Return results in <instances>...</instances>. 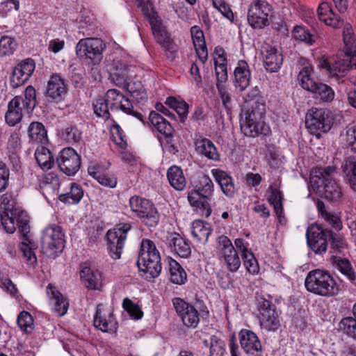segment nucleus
Instances as JSON below:
<instances>
[{
  "mask_svg": "<svg viewBox=\"0 0 356 356\" xmlns=\"http://www.w3.org/2000/svg\"><path fill=\"white\" fill-rule=\"evenodd\" d=\"M218 243L221 262L229 271L236 272L241 266V261L231 240L227 236L222 235L218 237Z\"/></svg>",
  "mask_w": 356,
  "mask_h": 356,
  "instance_id": "16",
  "label": "nucleus"
},
{
  "mask_svg": "<svg viewBox=\"0 0 356 356\" xmlns=\"http://www.w3.org/2000/svg\"><path fill=\"white\" fill-rule=\"evenodd\" d=\"M106 44L100 38H87L79 41L76 46V54L81 59L92 65H98L102 60Z\"/></svg>",
  "mask_w": 356,
  "mask_h": 356,
  "instance_id": "9",
  "label": "nucleus"
},
{
  "mask_svg": "<svg viewBox=\"0 0 356 356\" xmlns=\"http://www.w3.org/2000/svg\"><path fill=\"white\" fill-rule=\"evenodd\" d=\"M35 67V62L31 58H26L18 63L13 69L10 76V85L17 88L24 85L31 77Z\"/></svg>",
  "mask_w": 356,
  "mask_h": 356,
  "instance_id": "24",
  "label": "nucleus"
},
{
  "mask_svg": "<svg viewBox=\"0 0 356 356\" xmlns=\"http://www.w3.org/2000/svg\"><path fill=\"white\" fill-rule=\"evenodd\" d=\"M15 200L10 193H5L1 196V221L4 229L7 233L13 234L16 230V224L15 220L17 221L18 225V220L19 216L22 213L26 214L24 211L19 210L15 207Z\"/></svg>",
  "mask_w": 356,
  "mask_h": 356,
  "instance_id": "14",
  "label": "nucleus"
},
{
  "mask_svg": "<svg viewBox=\"0 0 356 356\" xmlns=\"http://www.w3.org/2000/svg\"><path fill=\"white\" fill-rule=\"evenodd\" d=\"M234 86L236 90L243 92L249 86L251 80V72L249 65L244 60H238L234 71Z\"/></svg>",
  "mask_w": 356,
  "mask_h": 356,
  "instance_id": "27",
  "label": "nucleus"
},
{
  "mask_svg": "<svg viewBox=\"0 0 356 356\" xmlns=\"http://www.w3.org/2000/svg\"><path fill=\"white\" fill-rule=\"evenodd\" d=\"M170 184L177 191H182L186 185V178L181 168L173 165L167 172Z\"/></svg>",
  "mask_w": 356,
  "mask_h": 356,
  "instance_id": "36",
  "label": "nucleus"
},
{
  "mask_svg": "<svg viewBox=\"0 0 356 356\" xmlns=\"http://www.w3.org/2000/svg\"><path fill=\"white\" fill-rule=\"evenodd\" d=\"M197 152L213 161H220V154L213 143L206 138L197 140L195 142Z\"/></svg>",
  "mask_w": 356,
  "mask_h": 356,
  "instance_id": "31",
  "label": "nucleus"
},
{
  "mask_svg": "<svg viewBox=\"0 0 356 356\" xmlns=\"http://www.w3.org/2000/svg\"><path fill=\"white\" fill-rule=\"evenodd\" d=\"M17 48L15 40L8 35H3L0 38V55L9 56L13 54Z\"/></svg>",
  "mask_w": 356,
  "mask_h": 356,
  "instance_id": "55",
  "label": "nucleus"
},
{
  "mask_svg": "<svg viewBox=\"0 0 356 356\" xmlns=\"http://www.w3.org/2000/svg\"><path fill=\"white\" fill-rule=\"evenodd\" d=\"M83 196V191L82 188L76 184L72 183L69 193L62 194L59 196V200L62 202L74 204L79 203Z\"/></svg>",
  "mask_w": 356,
  "mask_h": 356,
  "instance_id": "45",
  "label": "nucleus"
},
{
  "mask_svg": "<svg viewBox=\"0 0 356 356\" xmlns=\"http://www.w3.org/2000/svg\"><path fill=\"white\" fill-rule=\"evenodd\" d=\"M241 348L247 354L256 355L261 353L262 346L257 334L252 330L243 329L238 334Z\"/></svg>",
  "mask_w": 356,
  "mask_h": 356,
  "instance_id": "26",
  "label": "nucleus"
},
{
  "mask_svg": "<svg viewBox=\"0 0 356 356\" xmlns=\"http://www.w3.org/2000/svg\"><path fill=\"white\" fill-rule=\"evenodd\" d=\"M313 68L308 65L304 67L298 75V81L301 87L316 95L323 102H330L334 97V92L329 86L315 81L312 76Z\"/></svg>",
  "mask_w": 356,
  "mask_h": 356,
  "instance_id": "8",
  "label": "nucleus"
},
{
  "mask_svg": "<svg viewBox=\"0 0 356 356\" xmlns=\"http://www.w3.org/2000/svg\"><path fill=\"white\" fill-rule=\"evenodd\" d=\"M305 124L309 132L318 137L321 133H327L331 129L334 116L328 109H312L306 116Z\"/></svg>",
  "mask_w": 356,
  "mask_h": 356,
  "instance_id": "13",
  "label": "nucleus"
},
{
  "mask_svg": "<svg viewBox=\"0 0 356 356\" xmlns=\"http://www.w3.org/2000/svg\"><path fill=\"white\" fill-rule=\"evenodd\" d=\"M323 195L325 199L330 202H338L342 196L341 188L333 179H327L323 182Z\"/></svg>",
  "mask_w": 356,
  "mask_h": 356,
  "instance_id": "44",
  "label": "nucleus"
},
{
  "mask_svg": "<svg viewBox=\"0 0 356 356\" xmlns=\"http://www.w3.org/2000/svg\"><path fill=\"white\" fill-rule=\"evenodd\" d=\"M330 229L318 225H312L307 229V243L312 250L318 254H324L329 243Z\"/></svg>",
  "mask_w": 356,
  "mask_h": 356,
  "instance_id": "20",
  "label": "nucleus"
},
{
  "mask_svg": "<svg viewBox=\"0 0 356 356\" xmlns=\"http://www.w3.org/2000/svg\"><path fill=\"white\" fill-rule=\"evenodd\" d=\"M305 286L309 292L323 297H333L339 291V284L331 274L321 269L312 270L308 273Z\"/></svg>",
  "mask_w": 356,
  "mask_h": 356,
  "instance_id": "2",
  "label": "nucleus"
},
{
  "mask_svg": "<svg viewBox=\"0 0 356 356\" xmlns=\"http://www.w3.org/2000/svg\"><path fill=\"white\" fill-rule=\"evenodd\" d=\"M352 66L351 58L346 52L339 53L330 60L322 58L318 63V67L332 77L343 76V73Z\"/></svg>",
  "mask_w": 356,
  "mask_h": 356,
  "instance_id": "17",
  "label": "nucleus"
},
{
  "mask_svg": "<svg viewBox=\"0 0 356 356\" xmlns=\"http://www.w3.org/2000/svg\"><path fill=\"white\" fill-rule=\"evenodd\" d=\"M329 243L331 252L333 253H343L347 248V244L344 239L331 230L330 232Z\"/></svg>",
  "mask_w": 356,
  "mask_h": 356,
  "instance_id": "53",
  "label": "nucleus"
},
{
  "mask_svg": "<svg viewBox=\"0 0 356 356\" xmlns=\"http://www.w3.org/2000/svg\"><path fill=\"white\" fill-rule=\"evenodd\" d=\"M56 163L61 172L67 176H73L80 168L81 157L73 148L66 147L59 152Z\"/></svg>",
  "mask_w": 356,
  "mask_h": 356,
  "instance_id": "21",
  "label": "nucleus"
},
{
  "mask_svg": "<svg viewBox=\"0 0 356 356\" xmlns=\"http://www.w3.org/2000/svg\"><path fill=\"white\" fill-rule=\"evenodd\" d=\"M109 106L106 95L99 97L93 104L94 112L98 117L108 120L110 118Z\"/></svg>",
  "mask_w": 356,
  "mask_h": 356,
  "instance_id": "50",
  "label": "nucleus"
},
{
  "mask_svg": "<svg viewBox=\"0 0 356 356\" xmlns=\"http://www.w3.org/2000/svg\"><path fill=\"white\" fill-rule=\"evenodd\" d=\"M111 110H120L123 113L135 117L144 122V116L141 113L134 110L131 102L117 89H110L105 94Z\"/></svg>",
  "mask_w": 356,
  "mask_h": 356,
  "instance_id": "19",
  "label": "nucleus"
},
{
  "mask_svg": "<svg viewBox=\"0 0 356 356\" xmlns=\"http://www.w3.org/2000/svg\"><path fill=\"white\" fill-rule=\"evenodd\" d=\"M111 131L115 143L120 148H125L127 146V140L124 138L125 136L124 135L120 126L116 122L113 121V124L111 127Z\"/></svg>",
  "mask_w": 356,
  "mask_h": 356,
  "instance_id": "59",
  "label": "nucleus"
},
{
  "mask_svg": "<svg viewBox=\"0 0 356 356\" xmlns=\"http://www.w3.org/2000/svg\"><path fill=\"white\" fill-rule=\"evenodd\" d=\"M149 120L152 126H154L159 132L166 137L172 136L173 128L172 125L160 114L152 111L149 113Z\"/></svg>",
  "mask_w": 356,
  "mask_h": 356,
  "instance_id": "35",
  "label": "nucleus"
},
{
  "mask_svg": "<svg viewBox=\"0 0 356 356\" xmlns=\"http://www.w3.org/2000/svg\"><path fill=\"white\" fill-rule=\"evenodd\" d=\"M170 281L176 284H183L187 279L186 273L182 266L175 259L168 260Z\"/></svg>",
  "mask_w": 356,
  "mask_h": 356,
  "instance_id": "38",
  "label": "nucleus"
},
{
  "mask_svg": "<svg viewBox=\"0 0 356 356\" xmlns=\"http://www.w3.org/2000/svg\"><path fill=\"white\" fill-rule=\"evenodd\" d=\"M47 292L51 299L54 312L59 316H63L67 311L68 303L64 300L63 295L50 284L47 288Z\"/></svg>",
  "mask_w": 356,
  "mask_h": 356,
  "instance_id": "33",
  "label": "nucleus"
},
{
  "mask_svg": "<svg viewBox=\"0 0 356 356\" xmlns=\"http://www.w3.org/2000/svg\"><path fill=\"white\" fill-rule=\"evenodd\" d=\"M216 87L223 106L226 110H231L232 107V100L229 90L224 85L221 84H216Z\"/></svg>",
  "mask_w": 356,
  "mask_h": 356,
  "instance_id": "62",
  "label": "nucleus"
},
{
  "mask_svg": "<svg viewBox=\"0 0 356 356\" xmlns=\"http://www.w3.org/2000/svg\"><path fill=\"white\" fill-rule=\"evenodd\" d=\"M165 104L175 110L179 115V121L184 123L188 113V105L182 100H178L174 97H169L165 100Z\"/></svg>",
  "mask_w": 356,
  "mask_h": 356,
  "instance_id": "43",
  "label": "nucleus"
},
{
  "mask_svg": "<svg viewBox=\"0 0 356 356\" xmlns=\"http://www.w3.org/2000/svg\"><path fill=\"white\" fill-rule=\"evenodd\" d=\"M211 174L220 185L223 193L229 197H233L236 188L232 178L226 172L220 169H212Z\"/></svg>",
  "mask_w": 356,
  "mask_h": 356,
  "instance_id": "30",
  "label": "nucleus"
},
{
  "mask_svg": "<svg viewBox=\"0 0 356 356\" xmlns=\"http://www.w3.org/2000/svg\"><path fill=\"white\" fill-rule=\"evenodd\" d=\"M334 262L336 264L338 270L350 280L353 281L355 279L354 270L351 266L350 261L347 259L340 257H334Z\"/></svg>",
  "mask_w": 356,
  "mask_h": 356,
  "instance_id": "52",
  "label": "nucleus"
},
{
  "mask_svg": "<svg viewBox=\"0 0 356 356\" xmlns=\"http://www.w3.org/2000/svg\"><path fill=\"white\" fill-rule=\"evenodd\" d=\"M59 185H60V181H59L58 176L54 172H49V173L46 174L43 177V178L40 184V187L41 188H49L54 189Z\"/></svg>",
  "mask_w": 356,
  "mask_h": 356,
  "instance_id": "64",
  "label": "nucleus"
},
{
  "mask_svg": "<svg viewBox=\"0 0 356 356\" xmlns=\"http://www.w3.org/2000/svg\"><path fill=\"white\" fill-rule=\"evenodd\" d=\"M131 228V225L129 223H120L107 232L106 238L108 241V253L113 259L120 258L127 234Z\"/></svg>",
  "mask_w": 356,
  "mask_h": 356,
  "instance_id": "15",
  "label": "nucleus"
},
{
  "mask_svg": "<svg viewBox=\"0 0 356 356\" xmlns=\"http://www.w3.org/2000/svg\"><path fill=\"white\" fill-rule=\"evenodd\" d=\"M36 103V91L33 86H29L24 91V97L16 96L8 103L5 114L6 123L10 127L15 126L22 120L23 111H32Z\"/></svg>",
  "mask_w": 356,
  "mask_h": 356,
  "instance_id": "5",
  "label": "nucleus"
},
{
  "mask_svg": "<svg viewBox=\"0 0 356 356\" xmlns=\"http://www.w3.org/2000/svg\"><path fill=\"white\" fill-rule=\"evenodd\" d=\"M259 321L261 330L275 332L281 325L280 312L271 300L264 296L258 300Z\"/></svg>",
  "mask_w": 356,
  "mask_h": 356,
  "instance_id": "11",
  "label": "nucleus"
},
{
  "mask_svg": "<svg viewBox=\"0 0 356 356\" xmlns=\"http://www.w3.org/2000/svg\"><path fill=\"white\" fill-rule=\"evenodd\" d=\"M172 303L183 324L188 328H195L200 323V314L196 308L183 299L175 298Z\"/></svg>",
  "mask_w": 356,
  "mask_h": 356,
  "instance_id": "22",
  "label": "nucleus"
},
{
  "mask_svg": "<svg viewBox=\"0 0 356 356\" xmlns=\"http://www.w3.org/2000/svg\"><path fill=\"white\" fill-rule=\"evenodd\" d=\"M213 193V184L208 175L200 177L197 189L191 190L188 193L190 204L199 209L201 215L208 218L211 214L210 202Z\"/></svg>",
  "mask_w": 356,
  "mask_h": 356,
  "instance_id": "7",
  "label": "nucleus"
},
{
  "mask_svg": "<svg viewBox=\"0 0 356 356\" xmlns=\"http://www.w3.org/2000/svg\"><path fill=\"white\" fill-rule=\"evenodd\" d=\"M127 67L124 66L123 69L118 70L116 69L115 72H114L111 75V79L113 82L118 86L124 88L127 83Z\"/></svg>",
  "mask_w": 356,
  "mask_h": 356,
  "instance_id": "63",
  "label": "nucleus"
},
{
  "mask_svg": "<svg viewBox=\"0 0 356 356\" xmlns=\"http://www.w3.org/2000/svg\"><path fill=\"white\" fill-rule=\"evenodd\" d=\"M111 319H106L104 315L102 314L101 309L97 307L96 314L94 317V325L102 332H109L112 330Z\"/></svg>",
  "mask_w": 356,
  "mask_h": 356,
  "instance_id": "58",
  "label": "nucleus"
},
{
  "mask_svg": "<svg viewBox=\"0 0 356 356\" xmlns=\"http://www.w3.org/2000/svg\"><path fill=\"white\" fill-rule=\"evenodd\" d=\"M61 137L66 140L67 143L74 144L81 140V134L75 126L68 125L62 131Z\"/></svg>",
  "mask_w": 356,
  "mask_h": 356,
  "instance_id": "56",
  "label": "nucleus"
},
{
  "mask_svg": "<svg viewBox=\"0 0 356 356\" xmlns=\"http://www.w3.org/2000/svg\"><path fill=\"white\" fill-rule=\"evenodd\" d=\"M170 247L172 250L181 258H188L191 256V248L188 241L181 237L179 234L175 233L170 241Z\"/></svg>",
  "mask_w": 356,
  "mask_h": 356,
  "instance_id": "34",
  "label": "nucleus"
},
{
  "mask_svg": "<svg viewBox=\"0 0 356 356\" xmlns=\"http://www.w3.org/2000/svg\"><path fill=\"white\" fill-rule=\"evenodd\" d=\"M122 307L133 318L138 320L142 318L143 313L140 308L128 298L123 300Z\"/></svg>",
  "mask_w": 356,
  "mask_h": 356,
  "instance_id": "60",
  "label": "nucleus"
},
{
  "mask_svg": "<svg viewBox=\"0 0 356 356\" xmlns=\"http://www.w3.org/2000/svg\"><path fill=\"white\" fill-rule=\"evenodd\" d=\"M29 138L35 143L44 144L47 142V133L44 126L39 122H33L28 129Z\"/></svg>",
  "mask_w": 356,
  "mask_h": 356,
  "instance_id": "37",
  "label": "nucleus"
},
{
  "mask_svg": "<svg viewBox=\"0 0 356 356\" xmlns=\"http://www.w3.org/2000/svg\"><path fill=\"white\" fill-rule=\"evenodd\" d=\"M211 232L212 228L209 223L200 220L193 222L191 234L195 241L202 244L206 243Z\"/></svg>",
  "mask_w": 356,
  "mask_h": 356,
  "instance_id": "32",
  "label": "nucleus"
},
{
  "mask_svg": "<svg viewBox=\"0 0 356 356\" xmlns=\"http://www.w3.org/2000/svg\"><path fill=\"white\" fill-rule=\"evenodd\" d=\"M273 8L265 0H254L249 6L247 19L254 29H262L270 25Z\"/></svg>",
  "mask_w": 356,
  "mask_h": 356,
  "instance_id": "12",
  "label": "nucleus"
},
{
  "mask_svg": "<svg viewBox=\"0 0 356 356\" xmlns=\"http://www.w3.org/2000/svg\"><path fill=\"white\" fill-rule=\"evenodd\" d=\"M80 276L82 283L88 289H99L102 286V275L97 270L84 266L80 272Z\"/></svg>",
  "mask_w": 356,
  "mask_h": 356,
  "instance_id": "29",
  "label": "nucleus"
},
{
  "mask_svg": "<svg viewBox=\"0 0 356 356\" xmlns=\"http://www.w3.org/2000/svg\"><path fill=\"white\" fill-rule=\"evenodd\" d=\"M264 105L258 106L242 111L240 118L241 131L248 137H258L259 136H269L271 134L270 127L264 122Z\"/></svg>",
  "mask_w": 356,
  "mask_h": 356,
  "instance_id": "3",
  "label": "nucleus"
},
{
  "mask_svg": "<svg viewBox=\"0 0 356 356\" xmlns=\"http://www.w3.org/2000/svg\"><path fill=\"white\" fill-rule=\"evenodd\" d=\"M35 157L38 164L42 170H49L54 165L52 153L45 147L37 148L35 152Z\"/></svg>",
  "mask_w": 356,
  "mask_h": 356,
  "instance_id": "40",
  "label": "nucleus"
},
{
  "mask_svg": "<svg viewBox=\"0 0 356 356\" xmlns=\"http://www.w3.org/2000/svg\"><path fill=\"white\" fill-rule=\"evenodd\" d=\"M138 218H140L142 224L149 228H152L158 225L160 220V214L153 204Z\"/></svg>",
  "mask_w": 356,
  "mask_h": 356,
  "instance_id": "41",
  "label": "nucleus"
},
{
  "mask_svg": "<svg viewBox=\"0 0 356 356\" xmlns=\"http://www.w3.org/2000/svg\"><path fill=\"white\" fill-rule=\"evenodd\" d=\"M152 204H153V203L149 200L137 195L132 196L129 199L131 210L137 217L140 216V214L147 210Z\"/></svg>",
  "mask_w": 356,
  "mask_h": 356,
  "instance_id": "46",
  "label": "nucleus"
},
{
  "mask_svg": "<svg viewBox=\"0 0 356 356\" xmlns=\"http://www.w3.org/2000/svg\"><path fill=\"white\" fill-rule=\"evenodd\" d=\"M143 10L145 16L148 19L156 42L165 51L166 57L171 61L174 60L177 52V45L167 31L166 27L163 24L161 17L152 9L149 10L147 6L143 7Z\"/></svg>",
  "mask_w": 356,
  "mask_h": 356,
  "instance_id": "4",
  "label": "nucleus"
},
{
  "mask_svg": "<svg viewBox=\"0 0 356 356\" xmlns=\"http://www.w3.org/2000/svg\"><path fill=\"white\" fill-rule=\"evenodd\" d=\"M243 265L247 271L252 275L257 274L259 271V266L254 254L252 251L243 253L242 255Z\"/></svg>",
  "mask_w": 356,
  "mask_h": 356,
  "instance_id": "57",
  "label": "nucleus"
},
{
  "mask_svg": "<svg viewBox=\"0 0 356 356\" xmlns=\"http://www.w3.org/2000/svg\"><path fill=\"white\" fill-rule=\"evenodd\" d=\"M67 94V86L63 79L57 74H52L46 86L45 95L50 101L59 102Z\"/></svg>",
  "mask_w": 356,
  "mask_h": 356,
  "instance_id": "25",
  "label": "nucleus"
},
{
  "mask_svg": "<svg viewBox=\"0 0 356 356\" xmlns=\"http://www.w3.org/2000/svg\"><path fill=\"white\" fill-rule=\"evenodd\" d=\"M318 15L319 19L327 26L334 29H341L343 27V40L347 50H351L355 44L353 37V29L348 23L345 24L343 14L333 10L327 2H322L318 8Z\"/></svg>",
  "mask_w": 356,
  "mask_h": 356,
  "instance_id": "6",
  "label": "nucleus"
},
{
  "mask_svg": "<svg viewBox=\"0 0 356 356\" xmlns=\"http://www.w3.org/2000/svg\"><path fill=\"white\" fill-rule=\"evenodd\" d=\"M293 36L296 40L312 45L316 40L317 36L311 33L308 30L301 26H296L293 31Z\"/></svg>",
  "mask_w": 356,
  "mask_h": 356,
  "instance_id": "48",
  "label": "nucleus"
},
{
  "mask_svg": "<svg viewBox=\"0 0 356 356\" xmlns=\"http://www.w3.org/2000/svg\"><path fill=\"white\" fill-rule=\"evenodd\" d=\"M191 34L197 56L204 64L207 60L208 51L203 31L198 26H193L191 29Z\"/></svg>",
  "mask_w": 356,
  "mask_h": 356,
  "instance_id": "28",
  "label": "nucleus"
},
{
  "mask_svg": "<svg viewBox=\"0 0 356 356\" xmlns=\"http://www.w3.org/2000/svg\"><path fill=\"white\" fill-rule=\"evenodd\" d=\"M342 168L350 188L356 191V161L348 159L342 165Z\"/></svg>",
  "mask_w": 356,
  "mask_h": 356,
  "instance_id": "47",
  "label": "nucleus"
},
{
  "mask_svg": "<svg viewBox=\"0 0 356 356\" xmlns=\"http://www.w3.org/2000/svg\"><path fill=\"white\" fill-rule=\"evenodd\" d=\"M340 324L347 334L356 340V319L348 316L343 318Z\"/></svg>",
  "mask_w": 356,
  "mask_h": 356,
  "instance_id": "61",
  "label": "nucleus"
},
{
  "mask_svg": "<svg viewBox=\"0 0 356 356\" xmlns=\"http://www.w3.org/2000/svg\"><path fill=\"white\" fill-rule=\"evenodd\" d=\"M88 172L104 186L113 188L117 185V179L114 175L102 173L98 170V168L96 165L89 166Z\"/></svg>",
  "mask_w": 356,
  "mask_h": 356,
  "instance_id": "39",
  "label": "nucleus"
},
{
  "mask_svg": "<svg viewBox=\"0 0 356 356\" xmlns=\"http://www.w3.org/2000/svg\"><path fill=\"white\" fill-rule=\"evenodd\" d=\"M17 323L20 330L26 333H31L34 329L33 318L26 311H22L19 314Z\"/></svg>",
  "mask_w": 356,
  "mask_h": 356,
  "instance_id": "49",
  "label": "nucleus"
},
{
  "mask_svg": "<svg viewBox=\"0 0 356 356\" xmlns=\"http://www.w3.org/2000/svg\"><path fill=\"white\" fill-rule=\"evenodd\" d=\"M268 200L273 206L280 222H282V214L283 213L282 193L277 187L270 186L268 188Z\"/></svg>",
  "mask_w": 356,
  "mask_h": 356,
  "instance_id": "42",
  "label": "nucleus"
},
{
  "mask_svg": "<svg viewBox=\"0 0 356 356\" xmlns=\"http://www.w3.org/2000/svg\"><path fill=\"white\" fill-rule=\"evenodd\" d=\"M204 344L210 348V356H223L225 353L224 343L216 336L213 335L210 337V342L207 340L203 341Z\"/></svg>",
  "mask_w": 356,
  "mask_h": 356,
  "instance_id": "51",
  "label": "nucleus"
},
{
  "mask_svg": "<svg viewBox=\"0 0 356 356\" xmlns=\"http://www.w3.org/2000/svg\"><path fill=\"white\" fill-rule=\"evenodd\" d=\"M64 234L60 226L51 225L42 232L41 246L43 252L48 257L55 259L62 252L65 247Z\"/></svg>",
  "mask_w": 356,
  "mask_h": 356,
  "instance_id": "10",
  "label": "nucleus"
},
{
  "mask_svg": "<svg viewBox=\"0 0 356 356\" xmlns=\"http://www.w3.org/2000/svg\"><path fill=\"white\" fill-rule=\"evenodd\" d=\"M18 229L22 234V241L19 243V249L22 252L23 257L25 258L26 261L33 265L37 262V258L34 252V250L36 249L37 245L28 236L30 231V227L29 225V218L27 214L22 213L21 216H19L18 220Z\"/></svg>",
  "mask_w": 356,
  "mask_h": 356,
  "instance_id": "18",
  "label": "nucleus"
},
{
  "mask_svg": "<svg viewBox=\"0 0 356 356\" xmlns=\"http://www.w3.org/2000/svg\"><path fill=\"white\" fill-rule=\"evenodd\" d=\"M341 138L346 147L356 153V126L347 127Z\"/></svg>",
  "mask_w": 356,
  "mask_h": 356,
  "instance_id": "54",
  "label": "nucleus"
},
{
  "mask_svg": "<svg viewBox=\"0 0 356 356\" xmlns=\"http://www.w3.org/2000/svg\"><path fill=\"white\" fill-rule=\"evenodd\" d=\"M137 265L147 281H152L159 276L162 270L161 256L154 243L151 240L143 239Z\"/></svg>",
  "mask_w": 356,
  "mask_h": 356,
  "instance_id": "1",
  "label": "nucleus"
},
{
  "mask_svg": "<svg viewBox=\"0 0 356 356\" xmlns=\"http://www.w3.org/2000/svg\"><path fill=\"white\" fill-rule=\"evenodd\" d=\"M260 53L265 70L270 73L278 72L283 62L282 54L278 49L271 44L264 43Z\"/></svg>",
  "mask_w": 356,
  "mask_h": 356,
  "instance_id": "23",
  "label": "nucleus"
}]
</instances>
